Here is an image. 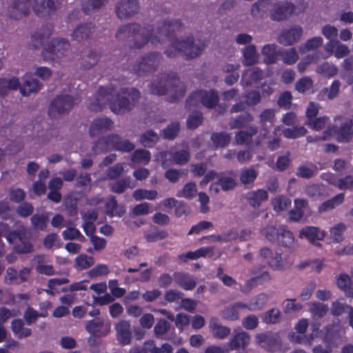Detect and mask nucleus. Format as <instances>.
I'll return each mask as SVG.
<instances>
[{
  "label": "nucleus",
  "instance_id": "c03bdc74",
  "mask_svg": "<svg viewBox=\"0 0 353 353\" xmlns=\"http://www.w3.org/2000/svg\"><path fill=\"white\" fill-rule=\"evenodd\" d=\"M197 194L196 185L194 183L189 182L185 184L183 188L176 193L178 197L192 199Z\"/></svg>",
  "mask_w": 353,
  "mask_h": 353
},
{
  "label": "nucleus",
  "instance_id": "aec40b11",
  "mask_svg": "<svg viewBox=\"0 0 353 353\" xmlns=\"http://www.w3.org/2000/svg\"><path fill=\"white\" fill-rule=\"evenodd\" d=\"M303 35L301 26H293L284 30L278 38V41L284 46H291L297 42Z\"/></svg>",
  "mask_w": 353,
  "mask_h": 353
},
{
  "label": "nucleus",
  "instance_id": "f257e3e1",
  "mask_svg": "<svg viewBox=\"0 0 353 353\" xmlns=\"http://www.w3.org/2000/svg\"><path fill=\"white\" fill-rule=\"evenodd\" d=\"M181 28V23L179 20L170 18L159 22L155 30H152L150 27H142L137 23H130L121 27L117 37L120 40L131 38L132 47L141 48L149 41L154 45L163 43Z\"/></svg>",
  "mask_w": 353,
  "mask_h": 353
},
{
  "label": "nucleus",
  "instance_id": "09e8293b",
  "mask_svg": "<svg viewBox=\"0 0 353 353\" xmlns=\"http://www.w3.org/2000/svg\"><path fill=\"white\" fill-rule=\"evenodd\" d=\"M316 72L323 77L330 78L334 77L337 74L338 70L332 63L325 62L319 65L316 68Z\"/></svg>",
  "mask_w": 353,
  "mask_h": 353
},
{
  "label": "nucleus",
  "instance_id": "f704fd0d",
  "mask_svg": "<svg viewBox=\"0 0 353 353\" xmlns=\"http://www.w3.org/2000/svg\"><path fill=\"white\" fill-rule=\"evenodd\" d=\"M250 341V335L245 332L236 334L229 343L230 350L244 349Z\"/></svg>",
  "mask_w": 353,
  "mask_h": 353
},
{
  "label": "nucleus",
  "instance_id": "774afa93",
  "mask_svg": "<svg viewBox=\"0 0 353 353\" xmlns=\"http://www.w3.org/2000/svg\"><path fill=\"white\" fill-rule=\"evenodd\" d=\"M132 160L134 163L145 165L150 160V154L147 150H138L134 153Z\"/></svg>",
  "mask_w": 353,
  "mask_h": 353
},
{
  "label": "nucleus",
  "instance_id": "69168bd1",
  "mask_svg": "<svg viewBox=\"0 0 353 353\" xmlns=\"http://www.w3.org/2000/svg\"><path fill=\"white\" fill-rule=\"evenodd\" d=\"M110 270L108 265L105 264H98L88 272V275L91 278L106 276Z\"/></svg>",
  "mask_w": 353,
  "mask_h": 353
},
{
  "label": "nucleus",
  "instance_id": "a211bd4d",
  "mask_svg": "<svg viewBox=\"0 0 353 353\" xmlns=\"http://www.w3.org/2000/svg\"><path fill=\"white\" fill-rule=\"evenodd\" d=\"M139 4L137 0H121L116 6V12L121 19L128 18L137 13Z\"/></svg>",
  "mask_w": 353,
  "mask_h": 353
},
{
  "label": "nucleus",
  "instance_id": "8fccbe9b",
  "mask_svg": "<svg viewBox=\"0 0 353 353\" xmlns=\"http://www.w3.org/2000/svg\"><path fill=\"white\" fill-rule=\"evenodd\" d=\"M74 263L77 269L85 270L91 267L94 263V260L92 256L81 254L75 259Z\"/></svg>",
  "mask_w": 353,
  "mask_h": 353
},
{
  "label": "nucleus",
  "instance_id": "4be33fe9",
  "mask_svg": "<svg viewBox=\"0 0 353 353\" xmlns=\"http://www.w3.org/2000/svg\"><path fill=\"white\" fill-rule=\"evenodd\" d=\"M116 336L122 345H129L132 340L130 324L127 321H121L115 326Z\"/></svg>",
  "mask_w": 353,
  "mask_h": 353
},
{
  "label": "nucleus",
  "instance_id": "dca6fc26",
  "mask_svg": "<svg viewBox=\"0 0 353 353\" xmlns=\"http://www.w3.org/2000/svg\"><path fill=\"white\" fill-rule=\"evenodd\" d=\"M353 118L350 123H345L339 130L332 128L326 131L323 139L333 137L340 142H347L353 138Z\"/></svg>",
  "mask_w": 353,
  "mask_h": 353
},
{
  "label": "nucleus",
  "instance_id": "338daca9",
  "mask_svg": "<svg viewBox=\"0 0 353 353\" xmlns=\"http://www.w3.org/2000/svg\"><path fill=\"white\" fill-rule=\"evenodd\" d=\"M327 180L341 190H353V177L351 176H347L344 179L339 180L332 181L328 179H327Z\"/></svg>",
  "mask_w": 353,
  "mask_h": 353
},
{
  "label": "nucleus",
  "instance_id": "b1692460",
  "mask_svg": "<svg viewBox=\"0 0 353 353\" xmlns=\"http://www.w3.org/2000/svg\"><path fill=\"white\" fill-rule=\"evenodd\" d=\"M114 126L112 120L108 118H99L94 119L90 128L91 137L99 136L108 130H110Z\"/></svg>",
  "mask_w": 353,
  "mask_h": 353
},
{
  "label": "nucleus",
  "instance_id": "423d86ee",
  "mask_svg": "<svg viewBox=\"0 0 353 353\" xmlns=\"http://www.w3.org/2000/svg\"><path fill=\"white\" fill-rule=\"evenodd\" d=\"M18 88H19L20 92L23 95L28 96L39 91L41 85L39 81L32 79L28 74L23 77V83L21 85L19 84V79L16 77L1 79H0V99L3 97L9 90H16Z\"/></svg>",
  "mask_w": 353,
  "mask_h": 353
},
{
  "label": "nucleus",
  "instance_id": "39448f33",
  "mask_svg": "<svg viewBox=\"0 0 353 353\" xmlns=\"http://www.w3.org/2000/svg\"><path fill=\"white\" fill-rule=\"evenodd\" d=\"M203 48V43L194 42L192 37L188 36L185 38L171 39L170 46L165 50V54L170 57L181 54L185 59H193L200 55Z\"/></svg>",
  "mask_w": 353,
  "mask_h": 353
},
{
  "label": "nucleus",
  "instance_id": "052dcab7",
  "mask_svg": "<svg viewBox=\"0 0 353 353\" xmlns=\"http://www.w3.org/2000/svg\"><path fill=\"white\" fill-rule=\"evenodd\" d=\"M211 139L216 147L223 148L229 143L231 137L226 133H214Z\"/></svg>",
  "mask_w": 353,
  "mask_h": 353
},
{
  "label": "nucleus",
  "instance_id": "ea45409f",
  "mask_svg": "<svg viewBox=\"0 0 353 353\" xmlns=\"http://www.w3.org/2000/svg\"><path fill=\"white\" fill-rule=\"evenodd\" d=\"M268 192L263 190H258L255 192H250L248 194V200L253 207H259L263 201L268 199Z\"/></svg>",
  "mask_w": 353,
  "mask_h": 353
},
{
  "label": "nucleus",
  "instance_id": "4468645a",
  "mask_svg": "<svg viewBox=\"0 0 353 353\" xmlns=\"http://www.w3.org/2000/svg\"><path fill=\"white\" fill-rule=\"evenodd\" d=\"M215 177H217L219 179L218 183H214L210 185V190L214 191V192H218L219 188L218 185H219L223 190H231L236 185V181L234 179L228 174H221L218 175L215 172L210 171L208 172L203 180L201 181V185H206L209 181L213 180Z\"/></svg>",
  "mask_w": 353,
  "mask_h": 353
},
{
  "label": "nucleus",
  "instance_id": "49530a36",
  "mask_svg": "<svg viewBox=\"0 0 353 353\" xmlns=\"http://www.w3.org/2000/svg\"><path fill=\"white\" fill-rule=\"evenodd\" d=\"M344 196V194L341 193L333 197L332 199L324 202L319 207V212H323L334 209L343 201Z\"/></svg>",
  "mask_w": 353,
  "mask_h": 353
},
{
  "label": "nucleus",
  "instance_id": "e433bc0d",
  "mask_svg": "<svg viewBox=\"0 0 353 353\" xmlns=\"http://www.w3.org/2000/svg\"><path fill=\"white\" fill-rule=\"evenodd\" d=\"M93 30V26L90 23L82 24L78 26L72 32L73 39L80 41L89 38Z\"/></svg>",
  "mask_w": 353,
  "mask_h": 353
},
{
  "label": "nucleus",
  "instance_id": "680f3d73",
  "mask_svg": "<svg viewBox=\"0 0 353 353\" xmlns=\"http://www.w3.org/2000/svg\"><path fill=\"white\" fill-rule=\"evenodd\" d=\"M136 185L135 183L130 182V179H125L122 181H118L111 184V189L116 193H121L127 188H133Z\"/></svg>",
  "mask_w": 353,
  "mask_h": 353
},
{
  "label": "nucleus",
  "instance_id": "2eb2a0df",
  "mask_svg": "<svg viewBox=\"0 0 353 353\" xmlns=\"http://www.w3.org/2000/svg\"><path fill=\"white\" fill-rule=\"evenodd\" d=\"M74 103L76 100L72 96L60 95L51 103L48 110L49 115L55 117L70 110Z\"/></svg>",
  "mask_w": 353,
  "mask_h": 353
},
{
  "label": "nucleus",
  "instance_id": "3c124183",
  "mask_svg": "<svg viewBox=\"0 0 353 353\" xmlns=\"http://www.w3.org/2000/svg\"><path fill=\"white\" fill-rule=\"evenodd\" d=\"M308 305L309 311L314 317H323L329 310L327 305L321 303H310Z\"/></svg>",
  "mask_w": 353,
  "mask_h": 353
},
{
  "label": "nucleus",
  "instance_id": "72a5a7b5",
  "mask_svg": "<svg viewBox=\"0 0 353 353\" xmlns=\"http://www.w3.org/2000/svg\"><path fill=\"white\" fill-rule=\"evenodd\" d=\"M274 4L273 0H260L252 6L251 13L256 17L263 16L268 11L271 13Z\"/></svg>",
  "mask_w": 353,
  "mask_h": 353
},
{
  "label": "nucleus",
  "instance_id": "7c9ffc66",
  "mask_svg": "<svg viewBox=\"0 0 353 353\" xmlns=\"http://www.w3.org/2000/svg\"><path fill=\"white\" fill-rule=\"evenodd\" d=\"M209 327L213 336L219 339H225L230 333V329L220 324L216 318H212L210 319Z\"/></svg>",
  "mask_w": 353,
  "mask_h": 353
},
{
  "label": "nucleus",
  "instance_id": "a19ab883",
  "mask_svg": "<svg viewBox=\"0 0 353 353\" xmlns=\"http://www.w3.org/2000/svg\"><path fill=\"white\" fill-rule=\"evenodd\" d=\"M106 212L110 216H121L125 212L123 206H119L114 198H110L106 202Z\"/></svg>",
  "mask_w": 353,
  "mask_h": 353
},
{
  "label": "nucleus",
  "instance_id": "473e14b6",
  "mask_svg": "<svg viewBox=\"0 0 353 353\" xmlns=\"http://www.w3.org/2000/svg\"><path fill=\"white\" fill-rule=\"evenodd\" d=\"M336 285L344 292L346 296L353 299V286L351 278L348 274H339L336 279Z\"/></svg>",
  "mask_w": 353,
  "mask_h": 353
},
{
  "label": "nucleus",
  "instance_id": "0eeeda50",
  "mask_svg": "<svg viewBox=\"0 0 353 353\" xmlns=\"http://www.w3.org/2000/svg\"><path fill=\"white\" fill-rule=\"evenodd\" d=\"M261 234L268 241L283 247L292 248L294 236L284 225H268L261 230Z\"/></svg>",
  "mask_w": 353,
  "mask_h": 353
},
{
  "label": "nucleus",
  "instance_id": "6e6d98bb",
  "mask_svg": "<svg viewBox=\"0 0 353 353\" xmlns=\"http://www.w3.org/2000/svg\"><path fill=\"white\" fill-rule=\"evenodd\" d=\"M256 132V128L252 127L248 131H240L235 136L237 144H248L252 139L253 135Z\"/></svg>",
  "mask_w": 353,
  "mask_h": 353
},
{
  "label": "nucleus",
  "instance_id": "c756f323",
  "mask_svg": "<svg viewBox=\"0 0 353 353\" xmlns=\"http://www.w3.org/2000/svg\"><path fill=\"white\" fill-rule=\"evenodd\" d=\"M268 295L261 293L251 299L248 302H244V308L249 311H258L262 310L268 301Z\"/></svg>",
  "mask_w": 353,
  "mask_h": 353
},
{
  "label": "nucleus",
  "instance_id": "bf43d9fd",
  "mask_svg": "<svg viewBox=\"0 0 353 353\" xmlns=\"http://www.w3.org/2000/svg\"><path fill=\"white\" fill-rule=\"evenodd\" d=\"M314 83L311 78L304 77L300 79L295 84V89L299 92L305 93L313 88Z\"/></svg>",
  "mask_w": 353,
  "mask_h": 353
},
{
  "label": "nucleus",
  "instance_id": "6ab92c4d",
  "mask_svg": "<svg viewBox=\"0 0 353 353\" xmlns=\"http://www.w3.org/2000/svg\"><path fill=\"white\" fill-rule=\"evenodd\" d=\"M299 236L300 239H307L313 245H319V241L324 239L325 232L317 227L305 226L299 231Z\"/></svg>",
  "mask_w": 353,
  "mask_h": 353
},
{
  "label": "nucleus",
  "instance_id": "13d9d810",
  "mask_svg": "<svg viewBox=\"0 0 353 353\" xmlns=\"http://www.w3.org/2000/svg\"><path fill=\"white\" fill-rule=\"evenodd\" d=\"M290 205V199L285 196H278L272 201L273 209L278 213L286 210Z\"/></svg>",
  "mask_w": 353,
  "mask_h": 353
},
{
  "label": "nucleus",
  "instance_id": "5fc2aeb1",
  "mask_svg": "<svg viewBox=\"0 0 353 353\" xmlns=\"http://www.w3.org/2000/svg\"><path fill=\"white\" fill-rule=\"evenodd\" d=\"M282 61L288 65H292L296 62L299 55L294 48L279 52Z\"/></svg>",
  "mask_w": 353,
  "mask_h": 353
},
{
  "label": "nucleus",
  "instance_id": "a18cd8bd",
  "mask_svg": "<svg viewBox=\"0 0 353 353\" xmlns=\"http://www.w3.org/2000/svg\"><path fill=\"white\" fill-rule=\"evenodd\" d=\"M159 196L157 191L154 190L138 189L133 193V197L137 201L141 200H154Z\"/></svg>",
  "mask_w": 353,
  "mask_h": 353
},
{
  "label": "nucleus",
  "instance_id": "864d4df0",
  "mask_svg": "<svg viewBox=\"0 0 353 353\" xmlns=\"http://www.w3.org/2000/svg\"><path fill=\"white\" fill-rule=\"evenodd\" d=\"M145 348L150 353H172L173 348L169 343H164L161 347H157L154 341H149L145 343Z\"/></svg>",
  "mask_w": 353,
  "mask_h": 353
},
{
  "label": "nucleus",
  "instance_id": "de8ad7c7",
  "mask_svg": "<svg viewBox=\"0 0 353 353\" xmlns=\"http://www.w3.org/2000/svg\"><path fill=\"white\" fill-rule=\"evenodd\" d=\"M275 259L278 263V266L273 267L274 270H285L288 269L293 263V261L290 255L283 256L282 253L279 252L275 255Z\"/></svg>",
  "mask_w": 353,
  "mask_h": 353
},
{
  "label": "nucleus",
  "instance_id": "f03ea898",
  "mask_svg": "<svg viewBox=\"0 0 353 353\" xmlns=\"http://www.w3.org/2000/svg\"><path fill=\"white\" fill-rule=\"evenodd\" d=\"M140 97V93L135 89H123L116 92L112 88H101L93 97L88 108L98 111L106 105L115 114H123L131 110Z\"/></svg>",
  "mask_w": 353,
  "mask_h": 353
},
{
  "label": "nucleus",
  "instance_id": "1a4fd4ad",
  "mask_svg": "<svg viewBox=\"0 0 353 353\" xmlns=\"http://www.w3.org/2000/svg\"><path fill=\"white\" fill-rule=\"evenodd\" d=\"M134 148L132 143L128 141H122L116 134H112L105 139H100L93 148L95 153L99 151H106L110 149H116L123 152H129Z\"/></svg>",
  "mask_w": 353,
  "mask_h": 353
},
{
  "label": "nucleus",
  "instance_id": "ddd939ff",
  "mask_svg": "<svg viewBox=\"0 0 353 353\" xmlns=\"http://www.w3.org/2000/svg\"><path fill=\"white\" fill-rule=\"evenodd\" d=\"M157 161L161 162V165L166 168L171 166L174 163L177 165H183L190 159V154L187 150H182L181 151L172 153L170 151L161 152L155 157Z\"/></svg>",
  "mask_w": 353,
  "mask_h": 353
},
{
  "label": "nucleus",
  "instance_id": "9d476101",
  "mask_svg": "<svg viewBox=\"0 0 353 353\" xmlns=\"http://www.w3.org/2000/svg\"><path fill=\"white\" fill-rule=\"evenodd\" d=\"M70 49V43L64 39H53L44 46L42 56L46 61L59 60L66 56Z\"/></svg>",
  "mask_w": 353,
  "mask_h": 353
},
{
  "label": "nucleus",
  "instance_id": "603ef678",
  "mask_svg": "<svg viewBox=\"0 0 353 353\" xmlns=\"http://www.w3.org/2000/svg\"><path fill=\"white\" fill-rule=\"evenodd\" d=\"M323 44V39L321 37H316L307 41L303 45L299 48L301 53H305L307 51L314 50Z\"/></svg>",
  "mask_w": 353,
  "mask_h": 353
},
{
  "label": "nucleus",
  "instance_id": "412c9836",
  "mask_svg": "<svg viewBox=\"0 0 353 353\" xmlns=\"http://www.w3.org/2000/svg\"><path fill=\"white\" fill-rule=\"evenodd\" d=\"M86 330L92 336L101 337L108 335L111 330L110 324L96 319L90 321L85 327Z\"/></svg>",
  "mask_w": 353,
  "mask_h": 353
},
{
  "label": "nucleus",
  "instance_id": "c85d7f7f",
  "mask_svg": "<svg viewBox=\"0 0 353 353\" xmlns=\"http://www.w3.org/2000/svg\"><path fill=\"white\" fill-rule=\"evenodd\" d=\"M325 49L330 54L333 53L337 59L343 58L350 52L348 47L339 41L327 42L325 44Z\"/></svg>",
  "mask_w": 353,
  "mask_h": 353
},
{
  "label": "nucleus",
  "instance_id": "0e129e2a",
  "mask_svg": "<svg viewBox=\"0 0 353 353\" xmlns=\"http://www.w3.org/2000/svg\"><path fill=\"white\" fill-rule=\"evenodd\" d=\"M340 86H341L340 81L338 80H334L332 83L330 87L323 89L320 92L319 95L323 96V94H327V98L329 99H333L334 98H335L337 96V94L339 92Z\"/></svg>",
  "mask_w": 353,
  "mask_h": 353
},
{
  "label": "nucleus",
  "instance_id": "5701e85b",
  "mask_svg": "<svg viewBox=\"0 0 353 353\" xmlns=\"http://www.w3.org/2000/svg\"><path fill=\"white\" fill-rule=\"evenodd\" d=\"M160 58V55L157 53H152L143 57L137 65V73L139 75H141L145 72L154 69L159 64Z\"/></svg>",
  "mask_w": 353,
  "mask_h": 353
},
{
  "label": "nucleus",
  "instance_id": "9b49d317",
  "mask_svg": "<svg viewBox=\"0 0 353 353\" xmlns=\"http://www.w3.org/2000/svg\"><path fill=\"white\" fill-rule=\"evenodd\" d=\"M305 8L303 3L296 6L287 1L275 3L271 10L270 17L275 21L285 20L293 14H299L305 10Z\"/></svg>",
  "mask_w": 353,
  "mask_h": 353
},
{
  "label": "nucleus",
  "instance_id": "a878e982",
  "mask_svg": "<svg viewBox=\"0 0 353 353\" xmlns=\"http://www.w3.org/2000/svg\"><path fill=\"white\" fill-rule=\"evenodd\" d=\"M276 112L274 109H265L259 115V123L261 125V134L266 137L268 128L271 127L275 121Z\"/></svg>",
  "mask_w": 353,
  "mask_h": 353
},
{
  "label": "nucleus",
  "instance_id": "e2e57ef3",
  "mask_svg": "<svg viewBox=\"0 0 353 353\" xmlns=\"http://www.w3.org/2000/svg\"><path fill=\"white\" fill-rule=\"evenodd\" d=\"M253 117L250 114H245L239 116L230 123L231 128H241L253 121Z\"/></svg>",
  "mask_w": 353,
  "mask_h": 353
},
{
  "label": "nucleus",
  "instance_id": "4c0bfd02",
  "mask_svg": "<svg viewBox=\"0 0 353 353\" xmlns=\"http://www.w3.org/2000/svg\"><path fill=\"white\" fill-rule=\"evenodd\" d=\"M212 252V249L210 247H202L195 251H190L185 254H181L179 256V259L185 262L188 259L195 260L200 257H204L209 253Z\"/></svg>",
  "mask_w": 353,
  "mask_h": 353
},
{
  "label": "nucleus",
  "instance_id": "c9c22d12",
  "mask_svg": "<svg viewBox=\"0 0 353 353\" xmlns=\"http://www.w3.org/2000/svg\"><path fill=\"white\" fill-rule=\"evenodd\" d=\"M11 330L14 336L19 339L28 337L32 333L31 330L26 327L23 321L21 319H16L12 321Z\"/></svg>",
  "mask_w": 353,
  "mask_h": 353
},
{
  "label": "nucleus",
  "instance_id": "79ce46f5",
  "mask_svg": "<svg viewBox=\"0 0 353 353\" xmlns=\"http://www.w3.org/2000/svg\"><path fill=\"white\" fill-rule=\"evenodd\" d=\"M277 250H272L267 247H264L260 250V256L272 270L273 267L278 266V263L275 259V255L277 254Z\"/></svg>",
  "mask_w": 353,
  "mask_h": 353
},
{
  "label": "nucleus",
  "instance_id": "58836bf2",
  "mask_svg": "<svg viewBox=\"0 0 353 353\" xmlns=\"http://www.w3.org/2000/svg\"><path fill=\"white\" fill-rule=\"evenodd\" d=\"M276 46L274 44L265 45L261 50V53L264 57L263 61L266 64H272L275 63L277 55L279 52L276 50Z\"/></svg>",
  "mask_w": 353,
  "mask_h": 353
},
{
  "label": "nucleus",
  "instance_id": "f3484780",
  "mask_svg": "<svg viewBox=\"0 0 353 353\" xmlns=\"http://www.w3.org/2000/svg\"><path fill=\"white\" fill-rule=\"evenodd\" d=\"M255 339L256 343L268 352L280 350L281 340L277 334H257Z\"/></svg>",
  "mask_w": 353,
  "mask_h": 353
},
{
  "label": "nucleus",
  "instance_id": "2f4dec72",
  "mask_svg": "<svg viewBox=\"0 0 353 353\" xmlns=\"http://www.w3.org/2000/svg\"><path fill=\"white\" fill-rule=\"evenodd\" d=\"M307 207V203L304 199H296L294 201V208L289 212V218L293 221H299L305 214Z\"/></svg>",
  "mask_w": 353,
  "mask_h": 353
},
{
  "label": "nucleus",
  "instance_id": "bb28decb",
  "mask_svg": "<svg viewBox=\"0 0 353 353\" xmlns=\"http://www.w3.org/2000/svg\"><path fill=\"white\" fill-rule=\"evenodd\" d=\"M262 77V71L257 68H252L245 70L243 74L241 83L243 87L252 86Z\"/></svg>",
  "mask_w": 353,
  "mask_h": 353
},
{
  "label": "nucleus",
  "instance_id": "393cba45",
  "mask_svg": "<svg viewBox=\"0 0 353 353\" xmlns=\"http://www.w3.org/2000/svg\"><path fill=\"white\" fill-rule=\"evenodd\" d=\"M244 302L238 301L232 305L225 306L221 312L220 314L223 319L234 321L239 318L240 312L245 310Z\"/></svg>",
  "mask_w": 353,
  "mask_h": 353
},
{
  "label": "nucleus",
  "instance_id": "f8f14e48",
  "mask_svg": "<svg viewBox=\"0 0 353 353\" xmlns=\"http://www.w3.org/2000/svg\"><path fill=\"white\" fill-rule=\"evenodd\" d=\"M218 101L219 96L216 91L199 90L192 94L188 98L186 107L190 109L192 106H197L201 103L207 108H212L216 105Z\"/></svg>",
  "mask_w": 353,
  "mask_h": 353
},
{
  "label": "nucleus",
  "instance_id": "20e7f679",
  "mask_svg": "<svg viewBox=\"0 0 353 353\" xmlns=\"http://www.w3.org/2000/svg\"><path fill=\"white\" fill-rule=\"evenodd\" d=\"M150 90L154 94H165L170 101L174 102L184 96L186 88L179 79L174 76L163 74L152 81L150 85Z\"/></svg>",
  "mask_w": 353,
  "mask_h": 353
},
{
  "label": "nucleus",
  "instance_id": "6e6552de",
  "mask_svg": "<svg viewBox=\"0 0 353 353\" xmlns=\"http://www.w3.org/2000/svg\"><path fill=\"white\" fill-rule=\"evenodd\" d=\"M308 327V319H301L299 320L294 325L296 332H290L288 334L289 340L296 343L310 345L316 336V332L318 330V328L314 329L312 333L306 334Z\"/></svg>",
  "mask_w": 353,
  "mask_h": 353
},
{
  "label": "nucleus",
  "instance_id": "4d7b16f0",
  "mask_svg": "<svg viewBox=\"0 0 353 353\" xmlns=\"http://www.w3.org/2000/svg\"><path fill=\"white\" fill-rule=\"evenodd\" d=\"M179 285L186 290H192L195 285V281L189 275L183 274H176Z\"/></svg>",
  "mask_w": 353,
  "mask_h": 353
},
{
  "label": "nucleus",
  "instance_id": "7ed1b4c3",
  "mask_svg": "<svg viewBox=\"0 0 353 353\" xmlns=\"http://www.w3.org/2000/svg\"><path fill=\"white\" fill-rule=\"evenodd\" d=\"M62 0H17L8 8V15L14 19H20L31 11L39 17L50 14L57 8Z\"/></svg>",
  "mask_w": 353,
  "mask_h": 353
},
{
  "label": "nucleus",
  "instance_id": "cd10ccee",
  "mask_svg": "<svg viewBox=\"0 0 353 353\" xmlns=\"http://www.w3.org/2000/svg\"><path fill=\"white\" fill-rule=\"evenodd\" d=\"M307 130L303 126H296L292 128L282 129L281 126H276L274 128V134L275 136L283 134L287 139H294L304 136Z\"/></svg>",
  "mask_w": 353,
  "mask_h": 353
},
{
  "label": "nucleus",
  "instance_id": "37998d69",
  "mask_svg": "<svg viewBox=\"0 0 353 353\" xmlns=\"http://www.w3.org/2000/svg\"><path fill=\"white\" fill-rule=\"evenodd\" d=\"M243 54L245 65H253L259 60V55L254 46L251 45L245 47L243 50Z\"/></svg>",
  "mask_w": 353,
  "mask_h": 353
}]
</instances>
